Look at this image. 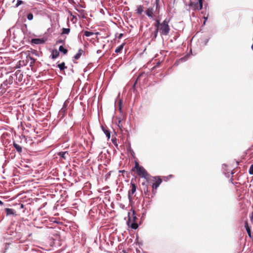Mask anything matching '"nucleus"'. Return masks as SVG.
I'll list each match as a JSON object with an SVG mask.
<instances>
[{"label":"nucleus","instance_id":"nucleus-2","mask_svg":"<svg viewBox=\"0 0 253 253\" xmlns=\"http://www.w3.org/2000/svg\"><path fill=\"white\" fill-rule=\"evenodd\" d=\"M137 219V218L135 215V212L134 210H132V214L131 216H130L128 215V219L127 220L128 225L133 229H136L138 227V225L136 222Z\"/></svg>","mask_w":253,"mask_h":253},{"label":"nucleus","instance_id":"nucleus-37","mask_svg":"<svg viewBox=\"0 0 253 253\" xmlns=\"http://www.w3.org/2000/svg\"><path fill=\"white\" fill-rule=\"evenodd\" d=\"M23 207H24L23 205V204H21V208H23Z\"/></svg>","mask_w":253,"mask_h":253},{"label":"nucleus","instance_id":"nucleus-33","mask_svg":"<svg viewBox=\"0 0 253 253\" xmlns=\"http://www.w3.org/2000/svg\"><path fill=\"white\" fill-rule=\"evenodd\" d=\"M19 73H20V71H18L16 72V74L17 76L18 75V74H19Z\"/></svg>","mask_w":253,"mask_h":253},{"label":"nucleus","instance_id":"nucleus-5","mask_svg":"<svg viewBox=\"0 0 253 253\" xmlns=\"http://www.w3.org/2000/svg\"><path fill=\"white\" fill-rule=\"evenodd\" d=\"M162 182V179L159 177H154V182L152 184L153 192H156L157 188L159 186L161 183Z\"/></svg>","mask_w":253,"mask_h":253},{"label":"nucleus","instance_id":"nucleus-40","mask_svg":"<svg viewBox=\"0 0 253 253\" xmlns=\"http://www.w3.org/2000/svg\"><path fill=\"white\" fill-rule=\"evenodd\" d=\"M114 142H115V140H112V142L114 143Z\"/></svg>","mask_w":253,"mask_h":253},{"label":"nucleus","instance_id":"nucleus-31","mask_svg":"<svg viewBox=\"0 0 253 253\" xmlns=\"http://www.w3.org/2000/svg\"><path fill=\"white\" fill-rule=\"evenodd\" d=\"M57 42V43H62L63 41L62 40H58Z\"/></svg>","mask_w":253,"mask_h":253},{"label":"nucleus","instance_id":"nucleus-20","mask_svg":"<svg viewBox=\"0 0 253 253\" xmlns=\"http://www.w3.org/2000/svg\"><path fill=\"white\" fill-rule=\"evenodd\" d=\"M57 66L60 69V71H63L65 69L67 68V67L65 66V63L64 62H62V63H60V64H59L57 65Z\"/></svg>","mask_w":253,"mask_h":253},{"label":"nucleus","instance_id":"nucleus-26","mask_svg":"<svg viewBox=\"0 0 253 253\" xmlns=\"http://www.w3.org/2000/svg\"><path fill=\"white\" fill-rule=\"evenodd\" d=\"M249 173L250 174H253V164L251 165L249 169Z\"/></svg>","mask_w":253,"mask_h":253},{"label":"nucleus","instance_id":"nucleus-24","mask_svg":"<svg viewBox=\"0 0 253 253\" xmlns=\"http://www.w3.org/2000/svg\"><path fill=\"white\" fill-rule=\"evenodd\" d=\"M94 33L92 32L85 31L84 32V35L86 37H89L93 35Z\"/></svg>","mask_w":253,"mask_h":253},{"label":"nucleus","instance_id":"nucleus-17","mask_svg":"<svg viewBox=\"0 0 253 253\" xmlns=\"http://www.w3.org/2000/svg\"><path fill=\"white\" fill-rule=\"evenodd\" d=\"M125 45V43H122L121 45L119 46L115 50L116 53H120L121 52L122 50H123L124 48V46Z\"/></svg>","mask_w":253,"mask_h":253},{"label":"nucleus","instance_id":"nucleus-16","mask_svg":"<svg viewBox=\"0 0 253 253\" xmlns=\"http://www.w3.org/2000/svg\"><path fill=\"white\" fill-rule=\"evenodd\" d=\"M143 10V7L142 5L138 6L137 7V9L136 10V13L138 14H141Z\"/></svg>","mask_w":253,"mask_h":253},{"label":"nucleus","instance_id":"nucleus-32","mask_svg":"<svg viewBox=\"0 0 253 253\" xmlns=\"http://www.w3.org/2000/svg\"><path fill=\"white\" fill-rule=\"evenodd\" d=\"M72 16L73 17H72V19H71V21H73V20H74V18H76V17L75 16L73 15V16Z\"/></svg>","mask_w":253,"mask_h":253},{"label":"nucleus","instance_id":"nucleus-15","mask_svg":"<svg viewBox=\"0 0 253 253\" xmlns=\"http://www.w3.org/2000/svg\"><path fill=\"white\" fill-rule=\"evenodd\" d=\"M13 146L16 149V151L18 153H20L22 152V147L19 145H18L17 143L14 142L13 143Z\"/></svg>","mask_w":253,"mask_h":253},{"label":"nucleus","instance_id":"nucleus-3","mask_svg":"<svg viewBox=\"0 0 253 253\" xmlns=\"http://www.w3.org/2000/svg\"><path fill=\"white\" fill-rule=\"evenodd\" d=\"M133 170H135L138 175L144 177L146 178L148 176V173L147 171L144 169L142 166H140L139 164L135 162V166L133 168Z\"/></svg>","mask_w":253,"mask_h":253},{"label":"nucleus","instance_id":"nucleus-23","mask_svg":"<svg viewBox=\"0 0 253 253\" xmlns=\"http://www.w3.org/2000/svg\"><path fill=\"white\" fill-rule=\"evenodd\" d=\"M70 32V28H63L62 30V34H68Z\"/></svg>","mask_w":253,"mask_h":253},{"label":"nucleus","instance_id":"nucleus-8","mask_svg":"<svg viewBox=\"0 0 253 253\" xmlns=\"http://www.w3.org/2000/svg\"><path fill=\"white\" fill-rule=\"evenodd\" d=\"M58 155L64 160H66L69 156L68 152L67 151L60 152L58 153Z\"/></svg>","mask_w":253,"mask_h":253},{"label":"nucleus","instance_id":"nucleus-7","mask_svg":"<svg viewBox=\"0 0 253 253\" xmlns=\"http://www.w3.org/2000/svg\"><path fill=\"white\" fill-rule=\"evenodd\" d=\"M154 12V10L153 7H149L146 11V14L148 17L153 18Z\"/></svg>","mask_w":253,"mask_h":253},{"label":"nucleus","instance_id":"nucleus-12","mask_svg":"<svg viewBox=\"0 0 253 253\" xmlns=\"http://www.w3.org/2000/svg\"><path fill=\"white\" fill-rule=\"evenodd\" d=\"M245 227L247 231L248 234L250 237H251V231L250 227L249 226L248 221L246 220L245 222Z\"/></svg>","mask_w":253,"mask_h":253},{"label":"nucleus","instance_id":"nucleus-39","mask_svg":"<svg viewBox=\"0 0 253 253\" xmlns=\"http://www.w3.org/2000/svg\"><path fill=\"white\" fill-rule=\"evenodd\" d=\"M114 142H115V140H112V142L114 143Z\"/></svg>","mask_w":253,"mask_h":253},{"label":"nucleus","instance_id":"nucleus-29","mask_svg":"<svg viewBox=\"0 0 253 253\" xmlns=\"http://www.w3.org/2000/svg\"><path fill=\"white\" fill-rule=\"evenodd\" d=\"M158 31H157V29H156V31L155 32V35H154V37L155 38H156L157 36V34H158Z\"/></svg>","mask_w":253,"mask_h":253},{"label":"nucleus","instance_id":"nucleus-30","mask_svg":"<svg viewBox=\"0 0 253 253\" xmlns=\"http://www.w3.org/2000/svg\"><path fill=\"white\" fill-rule=\"evenodd\" d=\"M31 60H32V63H34L35 62V59H34L33 58H32V57H30Z\"/></svg>","mask_w":253,"mask_h":253},{"label":"nucleus","instance_id":"nucleus-21","mask_svg":"<svg viewBox=\"0 0 253 253\" xmlns=\"http://www.w3.org/2000/svg\"><path fill=\"white\" fill-rule=\"evenodd\" d=\"M59 51L63 52L64 54H66L68 52L67 49L64 48V47L62 45L59 46Z\"/></svg>","mask_w":253,"mask_h":253},{"label":"nucleus","instance_id":"nucleus-6","mask_svg":"<svg viewBox=\"0 0 253 253\" xmlns=\"http://www.w3.org/2000/svg\"><path fill=\"white\" fill-rule=\"evenodd\" d=\"M205 0H198V2L195 4V8L201 10L203 8V1Z\"/></svg>","mask_w":253,"mask_h":253},{"label":"nucleus","instance_id":"nucleus-42","mask_svg":"<svg viewBox=\"0 0 253 253\" xmlns=\"http://www.w3.org/2000/svg\"><path fill=\"white\" fill-rule=\"evenodd\" d=\"M22 76V75L21 74H20V76ZM20 77H19V78H20Z\"/></svg>","mask_w":253,"mask_h":253},{"label":"nucleus","instance_id":"nucleus-4","mask_svg":"<svg viewBox=\"0 0 253 253\" xmlns=\"http://www.w3.org/2000/svg\"><path fill=\"white\" fill-rule=\"evenodd\" d=\"M136 185L133 182V180L131 179L130 184V189L128 192V197L130 201L133 199L134 197L135 196L134 194L136 192Z\"/></svg>","mask_w":253,"mask_h":253},{"label":"nucleus","instance_id":"nucleus-10","mask_svg":"<svg viewBox=\"0 0 253 253\" xmlns=\"http://www.w3.org/2000/svg\"><path fill=\"white\" fill-rule=\"evenodd\" d=\"M102 129L104 133L106 134L108 139H110L111 136L110 131L103 126H102Z\"/></svg>","mask_w":253,"mask_h":253},{"label":"nucleus","instance_id":"nucleus-14","mask_svg":"<svg viewBox=\"0 0 253 253\" xmlns=\"http://www.w3.org/2000/svg\"><path fill=\"white\" fill-rule=\"evenodd\" d=\"M42 40L40 39H33L31 41V42L34 44H40L42 42Z\"/></svg>","mask_w":253,"mask_h":253},{"label":"nucleus","instance_id":"nucleus-11","mask_svg":"<svg viewBox=\"0 0 253 253\" xmlns=\"http://www.w3.org/2000/svg\"><path fill=\"white\" fill-rule=\"evenodd\" d=\"M84 53L83 50L80 49L78 50V53L74 56V58L76 60H78Z\"/></svg>","mask_w":253,"mask_h":253},{"label":"nucleus","instance_id":"nucleus-19","mask_svg":"<svg viewBox=\"0 0 253 253\" xmlns=\"http://www.w3.org/2000/svg\"><path fill=\"white\" fill-rule=\"evenodd\" d=\"M66 110H67V105L65 103H64L63 107L61 108V109L59 111V113L60 114L64 115V113L66 112Z\"/></svg>","mask_w":253,"mask_h":253},{"label":"nucleus","instance_id":"nucleus-38","mask_svg":"<svg viewBox=\"0 0 253 253\" xmlns=\"http://www.w3.org/2000/svg\"><path fill=\"white\" fill-rule=\"evenodd\" d=\"M122 36H123V34H121L120 35L119 38H121Z\"/></svg>","mask_w":253,"mask_h":253},{"label":"nucleus","instance_id":"nucleus-34","mask_svg":"<svg viewBox=\"0 0 253 253\" xmlns=\"http://www.w3.org/2000/svg\"><path fill=\"white\" fill-rule=\"evenodd\" d=\"M3 204V203L0 200V205H2Z\"/></svg>","mask_w":253,"mask_h":253},{"label":"nucleus","instance_id":"nucleus-41","mask_svg":"<svg viewBox=\"0 0 253 253\" xmlns=\"http://www.w3.org/2000/svg\"><path fill=\"white\" fill-rule=\"evenodd\" d=\"M252 49H253V45H252Z\"/></svg>","mask_w":253,"mask_h":253},{"label":"nucleus","instance_id":"nucleus-1","mask_svg":"<svg viewBox=\"0 0 253 253\" xmlns=\"http://www.w3.org/2000/svg\"><path fill=\"white\" fill-rule=\"evenodd\" d=\"M169 19H166L162 23H161V26L159 30L161 35L167 36L169 35L170 30L169 25Z\"/></svg>","mask_w":253,"mask_h":253},{"label":"nucleus","instance_id":"nucleus-28","mask_svg":"<svg viewBox=\"0 0 253 253\" xmlns=\"http://www.w3.org/2000/svg\"><path fill=\"white\" fill-rule=\"evenodd\" d=\"M156 9H157L158 6H159V1L158 0H156Z\"/></svg>","mask_w":253,"mask_h":253},{"label":"nucleus","instance_id":"nucleus-9","mask_svg":"<svg viewBox=\"0 0 253 253\" xmlns=\"http://www.w3.org/2000/svg\"><path fill=\"white\" fill-rule=\"evenodd\" d=\"M13 77L12 76H9L8 78L3 83V84L6 86L8 84H11L13 83Z\"/></svg>","mask_w":253,"mask_h":253},{"label":"nucleus","instance_id":"nucleus-18","mask_svg":"<svg viewBox=\"0 0 253 253\" xmlns=\"http://www.w3.org/2000/svg\"><path fill=\"white\" fill-rule=\"evenodd\" d=\"M5 212L6 213L7 215H10V214H14V211L13 209H9V208H6L5 209Z\"/></svg>","mask_w":253,"mask_h":253},{"label":"nucleus","instance_id":"nucleus-13","mask_svg":"<svg viewBox=\"0 0 253 253\" xmlns=\"http://www.w3.org/2000/svg\"><path fill=\"white\" fill-rule=\"evenodd\" d=\"M59 54V51L57 49H53L52 51V58H56Z\"/></svg>","mask_w":253,"mask_h":253},{"label":"nucleus","instance_id":"nucleus-25","mask_svg":"<svg viewBox=\"0 0 253 253\" xmlns=\"http://www.w3.org/2000/svg\"><path fill=\"white\" fill-rule=\"evenodd\" d=\"M27 17L29 20H32L33 19L34 16L32 13H29L27 14Z\"/></svg>","mask_w":253,"mask_h":253},{"label":"nucleus","instance_id":"nucleus-22","mask_svg":"<svg viewBox=\"0 0 253 253\" xmlns=\"http://www.w3.org/2000/svg\"><path fill=\"white\" fill-rule=\"evenodd\" d=\"M161 23L160 22L159 20H156V23H155L154 25L156 27V29H157V31H159V28L161 26Z\"/></svg>","mask_w":253,"mask_h":253},{"label":"nucleus","instance_id":"nucleus-35","mask_svg":"<svg viewBox=\"0 0 253 253\" xmlns=\"http://www.w3.org/2000/svg\"><path fill=\"white\" fill-rule=\"evenodd\" d=\"M68 12L71 16H73L72 13L71 11H69Z\"/></svg>","mask_w":253,"mask_h":253},{"label":"nucleus","instance_id":"nucleus-36","mask_svg":"<svg viewBox=\"0 0 253 253\" xmlns=\"http://www.w3.org/2000/svg\"><path fill=\"white\" fill-rule=\"evenodd\" d=\"M119 172H125V170H120Z\"/></svg>","mask_w":253,"mask_h":253},{"label":"nucleus","instance_id":"nucleus-27","mask_svg":"<svg viewBox=\"0 0 253 253\" xmlns=\"http://www.w3.org/2000/svg\"><path fill=\"white\" fill-rule=\"evenodd\" d=\"M23 1H22V0H18L17 1V2H16V7H18V6H19L20 4H21L22 3H23Z\"/></svg>","mask_w":253,"mask_h":253}]
</instances>
